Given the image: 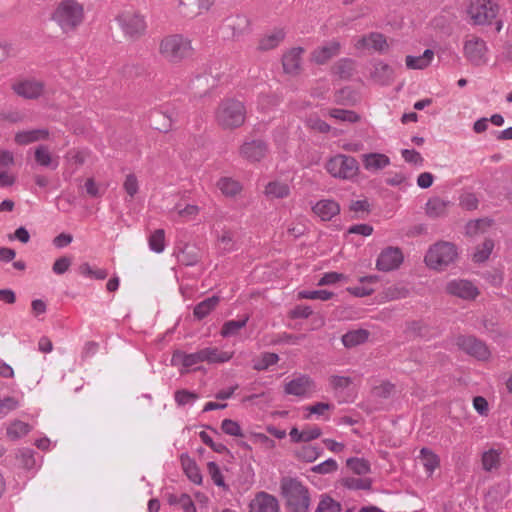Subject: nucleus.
I'll return each instance as SVG.
<instances>
[{
  "label": "nucleus",
  "mask_w": 512,
  "mask_h": 512,
  "mask_svg": "<svg viewBox=\"0 0 512 512\" xmlns=\"http://www.w3.org/2000/svg\"><path fill=\"white\" fill-rule=\"evenodd\" d=\"M280 494L291 512H308L311 498L306 485L297 477L285 476L280 480Z\"/></svg>",
  "instance_id": "1"
},
{
  "label": "nucleus",
  "mask_w": 512,
  "mask_h": 512,
  "mask_svg": "<svg viewBox=\"0 0 512 512\" xmlns=\"http://www.w3.org/2000/svg\"><path fill=\"white\" fill-rule=\"evenodd\" d=\"M84 18V6L77 0H61L51 14V20L65 34L75 32L83 24Z\"/></svg>",
  "instance_id": "2"
},
{
  "label": "nucleus",
  "mask_w": 512,
  "mask_h": 512,
  "mask_svg": "<svg viewBox=\"0 0 512 512\" xmlns=\"http://www.w3.org/2000/svg\"><path fill=\"white\" fill-rule=\"evenodd\" d=\"M246 117V108L243 102L227 98L223 99L215 112V118L223 129H235L243 125Z\"/></svg>",
  "instance_id": "3"
},
{
  "label": "nucleus",
  "mask_w": 512,
  "mask_h": 512,
  "mask_svg": "<svg viewBox=\"0 0 512 512\" xmlns=\"http://www.w3.org/2000/svg\"><path fill=\"white\" fill-rule=\"evenodd\" d=\"M457 256L458 249L455 244L439 241L428 249L424 261L429 268L443 271L455 262Z\"/></svg>",
  "instance_id": "4"
},
{
  "label": "nucleus",
  "mask_w": 512,
  "mask_h": 512,
  "mask_svg": "<svg viewBox=\"0 0 512 512\" xmlns=\"http://www.w3.org/2000/svg\"><path fill=\"white\" fill-rule=\"evenodd\" d=\"M159 52L169 62L178 63L191 55L192 46L187 38L180 34H173L161 40Z\"/></svg>",
  "instance_id": "5"
},
{
  "label": "nucleus",
  "mask_w": 512,
  "mask_h": 512,
  "mask_svg": "<svg viewBox=\"0 0 512 512\" xmlns=\"http://www.w3.org/2000/svg\"><path fill=\"white\" fill-rule=\"evenodd\" d=\"M325 169L334 178L349 180L358 174L359 164L353 156L337 154L326 162Z\"/></svg>",
  "instance_id": "6"
},
{
  "label": "nucleus",
  "mask_w": 512,
  "mask_h": 512,
  "mask_svg": "<svg viewBox=\"0 0 512 512\" xmlns=\"http://www.w3.org/2000/svg\"><path fill=\"white\" fill-rule=\"evenodd\" d=\"M123 34L130 40H138L147 30L145 17L137 12L125 11L116 17Z\"/></svg>",
  "instance_id": "7"
},
{
  "label": "nucleus",
  "mask_w": 512,
  "mask_h": 512,
  "mask_svg": "<svg viewBox=\"0 0 512 512\" xmlns=\"http://www.w3.org/2000/svg\"><path fill=\"white\" fill-rule=\"evenodd\" d=\"M498 13V5L492 0H474L468 8V14L476 25L491 24Z\"/></svg>",
  "instance_id": "8"
},
{
  "label": "nucleus",
  "mask_w": 512,
  "mask_h": 512,
  "mask_svg": "<svg viewBox=\"0 0 512 512\" xmlns=\"http://www.w3.org/2000/svg\"><path fill=\"white\" fill-rule=\"evenodd\" d=\"M455 344L461 351L480 361L488 360L491 355L486 343L473 335H459Z\"/></svg>",
  "instance_id": "9"
},
{
  "label": "nucleus",
  "mask_w": 512,
  "mask_h": 512,
  "mask_svg": "<svg viewBox=\"0 0 512 512\" xmlns=\"http://www.w3.org/2000/svg\"><path fill=\"white\" fill-rule=\"evenodd\" d=\"M269 153V144L263 139L246 140L239 148V155L250 163L263 160Z\"/></svg>",
  "instance_id": "10"
},
{
  "label": "nucleus",
  "mask_w": 512,
  "mask_h": 512,
  "mask_svg": "<svg viewBox=\"0 0 512 512\" xmlns=\"http://www.w3.org/2000/svg\"><path fill=\"white\" fill-rule=\"evenodd\" d=\"M463 50L464 56L473 66H482L488 61L486 42L479 37L465 41Z\"/></svg>",
  "instance_id": "11"
},
{
  "label": "nucleus",
  "mask_w": 512,
  "mask_h": 512,
  "mask_svg": "<svg viewBox=\"0 0 512 512\" xmlns=\"http://www.w3.org/2000/svg\"><path fill=\"white\" fill-rule=\"evenodd\" d=\"M403 260L404 256L399 247L388 246L380 252L376 260V268L383 272L393 271L399 268Z\"/></svg>",
  "instance_id": "12"
},
{
  "label": "nucleus",
  "mask_w": 512,
  "mask_h": 512,
  "mask_svg": "<svg viewBox=\"0 0 512 512\" xmlns=\"http://www.w3.org/2000/svg\"><path fill=\"white\" fill-rule=\"evenodd\" d=\"M314 389V381L306 374H300L284 385V393L286 395H294L300 398L306 397Z\"/></svg>",
  "instance_id": "13"
},
{
  "label": "nucleus",
  "mask_w": 512,
  "mask_h": 512,
  "mask_svg": "<svg viewBox=\"0 0 512 512\" xmlns=\"http://www.w3.org/2000/svg\"><path fill=\"white\" fill-rule=\"evenodd\" d=\"M222 29L227 32V35L235 40L240 39L245 33L250 30V20L247 16L237 14L225 19Z\"/></svg>",
  "instance_id": "14"
},
{
  "label": "nucleus",
  "mask_w": 512,
  "mask_h": 512,
  "mask_svg": "<svg viewBox=\"0 0 512 512\" xmlns=\"http://www.w3.org/2000/svg\"><path fill=\"white\" fill-rule=\"evenodd\" d=\"M446 292L465 300H473L479 294L472 282L463 279L451 280L446 285Z\"/></svg>",
  "instance_id": "15"
},
{
  "label": "nucleus",
  "mask_w": 512,
  "mask_h": 512,
  "mask_svg": "<svg viewBox=\"0 0 512 512\" xmlns=\"http://www.w3.org/2000/svg\"><path fill=\"white\" fill-rule=\"evenodd\" d=\"M249 512H279V502L275 496L261 491L251 500Z\"/></svg>",
  "instance_id": "16"
},
{
  "label": "nucleus",
  "mask_w": 512,
  "mask_h": 512,
  "mask_svg": "<svg viewBox=\"0 0 512 512\" xmlns=\"http://www.w3.org/2000/svg\"><path fill=\"white\" fill-rule=\"evenodd\" d=\"M14 92L25 99H37L44 91V84L37 80H23L13 85Z\"/></svg>",
  "instance_id": "17"
},
{
  "label": "nucleus",
  "mask_w": 512,
  "mask_h": 512,
  "mask_svg": "<svg viewBox=\"0 0 512 512\" xmlns=\"http://www.w3.org/2000/svg\"><path fill=\"white\" fill-rule=\"evenodd\" d=\"M202 362H204V359L201 350L190 354H187L181 350H175L171 357V365H182L186 369Z\"/></svg>",
  "instance_id": "18"
},
{
  "label": "nucleus",
  "mask_w": 512,
  "mask_h": 512,
  "mask_svg": "<svg viewBox=\"0 0 512 512\" xmlns=\"http://www.w3.org/2000/svg\"><path fill=\"white\" fill-rule=\"evenodd\" d=\"M304 49L301 47L292 48L283 55L282 65L285 73L298 74L301 67V55Z\"/></svg>",
  "instance_id": "19"
},
{
  "label": "nucleus",
  "mask_w": 512,
  "mask_h": 512,
  "mask_svg": "<svg viewBox=\"0 0 512 512\" xmlns=\"http://www.w3.org/2000/svg\"><path fill=\"white\" fill-rule=\"evenodd\" d=\"M373 66L374 70L371 72V77L376 83L386 86L394 81V70L390 65L379 60Z\"/></svg>",
  "instance_id": "20"
},
{
  "label": "nucleus",
  "mask_w": 512,
  "mask_h": 512,
  "mask_svg": "<svg viewBox=\"0 0 512 512\" xmlns=\"http://www.w3.org/2000/svg\"><path fill=\"white\" fill-rule=\"evenodd\" d=\"M176 120V113L172 110L166 109L165 111H154L151 114V125L154 126L156 130L162 132H168L172 123Z\"/></svg>",
  "instance_id": "21"
},
{
  "label": "nucleus",
  "mask_w": 512,
  "mask_h": 512,
  "mask_svg": "<svg viewBox=\"0 0 512 512\" xmlns=\"http://www.w3.org/2000/svg\"><path fill=\"white\" fill-rule=\"evenodd\" d=\"M313 212L318 215L321 220L329 221L340 212L339 204L334 200L324 199L318 201L313 206Z\"/></svg>",
  "instance_id": "22"
},
{
  "label": "nucleus",
  "mask_w": 512,
  "mask_h": 512,
  "mask_svg": "<svg viewBox=\"0 0 512 512\" xmlns=\"http://www.w3.org/2000/svg\"><path fill=\"white\" fill-rule=\"evenodd\" d=\"M340 51V43L331 41L321 47L316 48L312 52V59L317 64H324L332 57L338 55Z\"/></svg>",
  "instance_id": "23"
},
{
  "label": "nucleus",
  "mask_w": 512,
  "mask_h": 512,
  "mask_svg": "<svg viewBox=\"0 0 512 512\" xmlns=\"http://www.w3.org/2000/svg\"><path fill=\"white\" fill-rule=\"evenodd\" d=\"M369 47L378 52H384L388 48L385 36L378 32H371L367 36H363L357 42V48Z\"/></svg>",
  "instance_id": "24"
},
{
  "label": "nucleus",
  "mask_w": 512,
  "mask_h": 512,
  "mask_svg": "<svg viewBox=\"0 0 512 512\" xmlns=\"http://www.w3.org/2000/svg\"><path fill=\"white\" fill-rule=\"evenodd\" d=\"M390 164V158L382 153H368L363 155V166L368 171L382 170Z\"/></svg>",
  "instance_id": "25"
},
{
  "label": "nucleus",
  "mask_w": 512,
  "mask_h": 512,
  "mask_svg": "<svg viewBox=\"0 0 512 512\" xmlns=\"http://www.w3.org/2000/svg\"><path fill=\"white\" fill-rule=\"evenodd\" d=\"M48 136L49 132L46 129H33L17 132L14 140L18 145H28L39 140L47 139Z\"/></svg>",
  "instance_id": "26"
},
{
  "label": "nucleus",
  "mask_w": 512,
  "mask_h": 512,
  "mask_svg": "<svg viewBox=\"0 0 512 512\" xmlns=\"http://www.w3.org/2000/svg\"><path fill=\"white\" fill-rule=\"evenodd\" d=\"M370 336V332L366 329L359 328L346 332L341 340L346 348H353L358 345L364 344Z\"/></svg>",
  "instance_id": "27"
},
{
  "label": "nucleus",
  "mask_w": 512,
  "mask_h": 512,
  "mask_svg": "<svg viewBox=\"0 0 512 512\" xmlns=\"http://www.w3.org/2000/svg\"><path fill=\"white\" fill-rule=\"evenodd\" d=\"M434 58V51L432 49H426L422 55L406 56L405 63L408 69L422 70L427 68Z\"/></svg>",
  "instance_id": "28"
},
{
  "label": "nucleus",
  "mask_w": 512,
  "mask_h": 512,
  "mask_svg": "<svg viewBox=\"0 0 512 512\" xmlns=\"http://www.w3.org/2000/svg\"><path fill=\"white\" fill-rule=\"evenodd\" d=\"M220 298L219 296L212 295L208 297L198 304L195 305L193 309V315L197 320H202L206 316H208L219 304Z\"/></svg>",
  "instance_id": "29"
},
{
  "label": "nucleus",
  "mask_w": 512,
  "mask_h": 512,
  "mask_svg": "<svg viewBox=\"0 0 512 512\" xmlns=\"http://www.w3.org/2000/svg\"><path fill=\"white\" fill-rule=\"evenodd\" d=\"M285 38V32L283 29H275L269 34H265L258 44V50L268 51L276 48Z\"/></svg>",
  "instance_id": "30"
},
{
  "label": "nucleus",
  "mask_w": 512,
  "mask_h": 512,
  "mask_svg": "<svg viewBox=\"0 0 512 512\" xmlns=\"http://www.w3.org/2000/svg\"><path fill=\"white\" fill-rule=\"evenodd\" d=\"M204 362L214 363H225L232 358V353L219 350L216 347H206L201 349Z\"/></svg>",
  "instance_id": "31"
},
{
  "label": "nucleus",
  "mask_w": 512,
  "mask_h": 512,
  "mask_svg": "<svg viewBox=\"0 0 512 512\" xmlns=\"http://www.w3.org/2000/svg\"><path fill=\"white\" fill-rule=\"evenodd\" d=\"M34 158L36 163L42 167H48L52 170H56L59 166V161L52 158L48 147L45 145H39L36 148Z\"/></svg>",
  "instance_id": "32"
},
{
  "label": "nucleus",
  "mask_w": 512,
  "mask_h": 512,
  "mask_svg": "<svg viewBox=\"0 0 512 512\" xmlns=\"http://www.w3.org/2000/svg\"><path fill=\"white\" fill-rule=\"evenodd\" d=\"M181 462L183 470L189 480L194 484L200 485L202 483V474L196 462L187 455L181 456Z\"/></svg>",
  "instance_id": "33"
},
{
  "label": "nucleus",
  "mask_w": 512,
  "mask_h": 512,
  "mask_svg": "<svg viewBox=\"0 0 512 512\" xmlns=\"http://www.w3.org/2000/svg\"><path fill=\"white\" fill-rule=\"evenodd\" d=\"M249 316L246 315L242 319L228 320L221 328L220 334L224 338H229L238 335L239 331L247 325Z\"/></svg>",
  "instance_id": "34"
},
{
  "label": "nucleus",
  "mask_w": 512,
  "mask_h": 512,
  "mask_svg": "<svg viewBox=\"0 0 512 512\" xmlns=\"http://www.w3.org/2000/svg\"><path fill=\"white\" fill-rule=\"evenodd\" d=\"M177 258L178 262L182 265L194 266L199 262L201 256L199 250L196 247L185 245L178 254Z\"/></svg>",
  "instance_id": "35"
},
{
  "label": "nucleus",
  "mask_w": 512,
  "mask_h": 512,
  "mask_svg": "<svg viewBox=\"0 0 512 512\" xmlns=\"http://www.w3.org/2000/svg\"><path fill=\"white\" fill-rule=\"evenodd\" d=\"M265 194L271 198H286L290 194V187L281 181H271L265 187Z\"/></svg>",
  "instance_id": "36"
},
{
  "label": "nucleus",
  "mask_w": 512,
  "mask_h": 512,
  "mask_svg": "<svg viewBox=\"0 0 512 512\" xmlns=\"http://www.w3.org/2000/svg\"><path fill=\"white\" fill-rule=\"evenodd\" d=\"M217 187L227 197H234L242 190V185L229 177H222L217 182Z\"/></svg>",
  "instance_id": "37"
},
{
  "label": "nucleus",
  "mask_w": 512,
  "mask_h": 512,
  "mask_svg": "<svg viewBox=\"0 0 512 512\" xmlns=\"http://www.w3.org/2000/svg\"><path fill=\"white\" fill-rule=\"evenodd\" d=\"M420 459L426 472H428L430 475L435 471V469L440 464V459L438 455L427 447H423L420 450Z\"/></svg>",
  "instance_id": "38"
},
{
  "label": "nucleus",
  "mask_w": 512,
  "mask_h": 512,
  "mask_svg": "<svg viewBox=\"0 0 512 512\" xmlns=\"http://www.w3.org/2000/svg\"><path fill=\"white\" fill-rule=\"evenodd\" d=\"M354 71L355 61L350 58H342L334 66V73L341 79H350Z\"/></svg>",
  "instance_id": "39"
},
{
  "label": "nucleus",
  "mask_w": 512,
  "mask_h": 512,
  "mask_svg": "<svg viewBox=\"0 0 512 512\" xmlns=\"http://www.w3.org/2000/svg\"><path fill=\"white\" fill-rule=\"evenodd\" d=\"M340 483L349 490H371L372 488L370 478L344 477L340 480Z\"/></svg>",
  "instance_id": "40"
},
{
  "label": "nucleus",
  "mask_w": 512,
  "mask_h": 512,
  "mask_svg": "<svg viewBox=\"0 0 512 512\" xmlns=\"http://www.w3.org/2000/svg\"><path fill=\"white\" fill-rule=\"evenodd\" d=\"M448 203L438 197L429 199L426 203L427 215L433 218L445 215Z\"/></svg>",
  "instance_id": "41"
},
{
  "label": "nucleus",
  "mask_w": 512,
  "mask_h": 512,
  "mask_svg": "<svg viewBox=\"0 0 512 512\" xmlns=\"http://www.w3.org/2000/svg\"><path fill=\"white\" fill-rule=\"evenodd\" d=\"M346 465L353 473L360 476L371 472V465L364 458L350 457L346 460Z\"/></svg>",
  "instance_id": "42"
},
{
  "label": "nucleus",
  "mask_w": 512,
  "mask_h": 512,
  "mask_svg": "<svg viewBox=\"0 0 512 512\" xmlns=\"http://www.w3.org/2000/svg\"><path fill=\"white\" fill-rule=\"evenodd\" d=\"M31 430V426L23 421L16 420L7 428V436L12 440H17L27 435Z\"/></svg>",
  "instance_id": "43"
},
{
  "label": "nucleus",
  "mask_w": 512,
  "mask_h": 512,
  "mask_svg": "<svg viewBox=\"0 0 512 512\" xmlns=\"http://www.w3.org/2000/svg\"><path fill=\"white\" fill-rule=\"evenodd\" d=\"M149 248L155 253H161L165 249V232L163 229L155 230L148 239Z\"/></svg>",
  "instance_id": "44"
},
{
  "label": "nucleus",
  "mask_w": 512,
  "mask_h": 512,
  "mask_svg": "<svg viewBox=\"0 0 512 512\" xmlns=\"http://www.w3.org/2000/svg\"><path fill=\"white\" fill-rule=\"evenodd\" d=\"M494 248V242L491 239H486L481 246L477 247L475 253L473 254V261L475 263H483L485 262L492 250Z\"/></svg>",
  "instance_id": "45"
},
{
  "label": "nucleus",
  "mask_w": 512,
  "mask_h": 512,
  "mask_svg": "<svg viewBox=\"0 0 512 512\" xmlns=\"http://www.w3.org/2000/svg\"><path fill=\"white\" fill-rule=\"evenodd\" d=\"M315 512H341V504L329 495H322Z\"/></svg>",
  "instance_id": "46"
},
{
  "label": "nucleus",
  "mask_w": 512,
  "mask_h": 512,
  "mask_svg": "<svg viewBox=\"0 0 512 512\" xmlns=\"http://www.w3.org/2000/svg\"><path fill=\"white\" fill-rule=\"evenodd\" d=\"M199 398V395L195 392L187 389H180L174 393V399L178 406L193 405L194 402Z\"/></svg>",
  "instance_id": "47"
},
{
  "label": "nucleus",
  "mask_w": 512,
  "mask_h": 512,
  "mask_svg": "<svg viewBox=\"0 0 512 512\" xmlns=\"http://www.w3.org/2000/svg\"><path fill=\"white\" fill-rule=\"evenodd\" d=\"M278 361V354L272 352H264L261 355V358L254 363L253 368L257 371H264L267 370L270 366L277 364Z\"/></svg>",
  "instance_id": "48"
},
{
  "label": "nucleus",
  "mask_w": 512,
  "mask_h": 512,
  "mask_svg": "<svg viewBox=\"0 0 512 512\" xmlns=\"http://www.w3.org/2000/svg\"><path fill=\"white\" fill-rule=\"evenodd\" d=\"M329 115L332 118L349 123H356L360 119V116L356 112L340 108L330 110Z\"/></svg>",
  "instance_id": "49"
},
{
  "label": "nucleus",
  "mask_w": 512,
  "mask_h": 512,
  "mask_svg": "<svg viewBox=\"0 0 512 512\" xmlns=\"http://www.w3.org/2000/svg\"><path fill=\"white\" fill-rule=\"evenodd\" d=\"M17 459L20 461L25 469H32L36 464L34 451L30 448H22L17 454Z\"/></svg>",
  "instance_id": "50"
},
{
  "label": "nucleus",
  "mask_w": 512,
  "mask_h": 512,
  "mask_svg": "<svg viewBox=\"0 0 512 512\" xmlns=\"http://www.w3.org/2000/svg\"><path fill=\"white\" fill-rule=\"evenodd\" d=\"M338 470V463L333 458H329L324 462L317 464L311 468V471L316 474H330Z\"/></svg>",
  "instance_id": "51"
},
{
  "label": "nucleus",
  "mask_w": 512,
  "mask_h": 512,
  "mask_svg": "<svg viewBox=\"0 0 512 512\" xmlns=\"http://www.w3.org/2000/svg\"><path fill=\"white\" fill-rule=\"evenodd\" d=\"M207 468L213 483L218 487L228 489V486L225 484L224 477L221 473L219 466L215 462L210 461L207 464Z\"/></svg>",
  "instance_id": "52"
},
{
  "label": "nucleus",
  "mask_w": 512,
  "mask_h": 512,
  "mask_svg": "<svg viewBox=\"0 0 512 512\" xmlns=\"http://www.w3.org/2000/svg\"><path fill=\"white\" fill-rule=\"evenodd\" d=\"M199 437L202 440V442L210 447L214 452L219 454L228 453V448L223 443L215 442L212 437L205 431H201L199 433Z\"/></svg>",
  "instance_id": "53"
},
{
  "label": "nucleus",
  "mask_w": 512,
  "mask_h": 512,
  "mask_svg": "<svg viewBox=\"0 0 512 512\" xmlns=\"http://www.w3.org/2000/svg\"><path fill=\"white\" fill-rule=\"evenodd\" d=\"M499 464V454L495 450H489L482 455V466L485 471H492Z\"/></svg>",
  "instance_id": "54"
},
{
  "label": "nucleus",
  "mask_w": 512,
  "mask_h": 512,
  "mask_svg": "<svg viewBox=\"0 0 512 512\" xmlns=\"http://www.w3.org/2000/svg\"><path fill=\"white\" fill-rule=\"evenodd\" d=\"M299 296L304 299H311V300H322L326 301L331 299L334 296L333 292H330L328 290H312V291H301L299 293Z\"/></svg>",
  "instance_id": "55"
},
{
  "label": "nucleus",
  "mask_w": 512,
  "mask_h": 512,
  "mask_svg": "<svg viewBox=\"0 0 512 512\" xmlns=\"http://www.w3.org/2000/svg\"><path fill=\"white\" fill-rule=\"evenodd\" d=\"M221 429L225 434L229 436H243L242 429L239 423L231 419H224L221 423Z\"/></svg>",
  "instance_id": "56"
},
{
  "label": "nucleus",
  "mask_w": 512,
  "mask_h": 512,
  "mask_svg": "<svg viewBox=\"0 0 512 512\" xmlns=\"http://www.w3.org/2000/svg\"><path fill=\"white\" fill-rule=\"evenodd\" d=\"M306 125L308 128L319 133H328L331 129L330 125L318 116H310L306 120Z\"/></svg>",
  "instance_id": "57"
},
{
  "label": "nucleus",
  "mask_w": 512,
  "mask_h": 512,
  "mask_svg": "<svg viewBox=\"0 0 512 512\" xmlns=\"http://www.w3.org/2000/svg\"><path fill=\"white\" fill-rule=\"evenodd\" d=\"M403 159L410 164L421 167L424 163V158L415 149H403L401 150Z\"/></svg>",
  "instance_id": "58"
},
{
  "label": "nucleus",
  "mask_w": 512,
  "mask_h": 512,
  "mask_svg": "<svg viewBox=\"0 0 512 512\" xmlns=\"http://www.w3.org/2000/svg\"><path fill=\"white\" fill-rule=\"evenodd\" d=\"M123 188L131 198H133L138 193L139 184L135 174L130 173L126 176L123 183Z\"/></svg>",
  "instance_id": "59"
},
{
  "label": "nucleus",
  "mask_w": 512,
  "mask_h": 512,
  "mask_svg": "<svg viewBox=\"0 0 512 512\" xmlns=\"http://www.w3.org/2000/svg\"><path fill=\"white\" fill-rule=\"evenodd\" d=\"M329 383L331 387L336 391L344 390L352 384V379L346 376L332 375L329 378Z\"/></svg>",
  "instance_id": "60"
},
{
  "label": "nucleus",
  "mask_w": 512,
  "mask_h": 512,
  "mask_svg": "<svg viewBox=\"0 0 512 512\" xmlns=\"http://www.w3.org/2000/svg\"><path fill=\"white\" fill-rule=\"evenodd\" d=\"M479 200L474 193H464L460 196V206L466 210L477 209Z\"/></svg>",
  "instance_id": "61"
},
{
  "label": "nucleus",
  "mask_w": 512,
  "mask_h": 512,
  "mask_svg": "<svg viewBox=\"0 0 512 512\" xmlns=\"http://www.w3.org/2000/svg\"><path fill=\"white\" fill-rule=\"evenodd\" d=\"M19 407V401L11 396H6L0 399V413L7 415L9 412L16 410Z\"/></svg>",
  "instance_id": "62"
},
{
  "label": "nucleus",
  "mask_w": 512,
  "mask_h": 512,
  "mask_svg": "<svg viewBox=\"0 0 512 512\" xmlns=\"http://www.w3.org/2000/svg\"><path fill=\"white\" fill-rule=\"evenodd\" d=\"M72 260L70 257L62 256L55 260L52 271L57 275H62L68 271L71 266Z\"/></svg>",
  "instance_id": "63"
},
{
  "label": "nucleus",
  "mask_w": 512,
  "mask_h": 512,
  "mask_svg": "<svg viewBox=\"0 0 512 512\" xmlns=\"http://www.w3.org/2000/svg\"><path fill=\"white\" fill-rule=\"evenodd\" d=\"M346 279V276L338 272H327L318 281L319 286L335 284L341 280Z\"/></svg>",
  "instance_id": "64"
}]
</instances>
